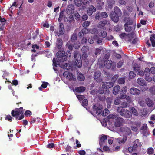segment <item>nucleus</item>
Masks as SVG:
<instances>
[{
  "label": "nucleus",
  "mask_w": 155,
  "mask_h": 155,
  "mask_svg": "<svg viewBox=\"0 0 155 155\" xmlns=\"http://www.w3.org/2000/svg\"><path fill=\"white\" fill-rule=\"evenodd\" d=\"M122 15L121 10L117 6L114 8V11L110 12L109 16L112 20L115 23H117L119 20V17Z\"/></svg>",
  "instance_id": "f257e3e1"
},
{
  "label": "nucleus",
  "mask_w": 155,
  "mask_h": 155,
  "mask_svg": "<svg viewBox=\"0 0 155 155\" xmlns=\"http://www.w3.org/2000/svg\"><path fill=\"white\" fill-rule=\"evenodd\" d=\"M117 111L120 115L124 118H129L132 117V114L131 112L123 107H118Z\"/></svg>",
  "instance_id": "f03ea898"
},
{
  "label": "nucleus",
  "mask_w": 155,
  "mask_h": 155,
  "mask_svg": "<svg viewBox=\"0 0 155 155\" xmlns=\"http://www.w3.org/2000/svg\"><path fill=\"white\" fill-rule=\"evenodd\" d=\"M74 55L75 58V61L74 63V66L78 68H81L82 65L81 54L77 51H74Z\"/></svg>",
  "instance_id": "7ed1b4c3"
},
{
  "label": "nucleus",
  "mask_w": 155,
  "mask_h": 155,
  "mask_svg": "<svg viewBox=\"0 0 155 155\" xmlns=\"http://www.w3.org/2000/svg\"><path fill=\"white\" fill-rule=\"evenodd\" d=\"M93 111L94 113H96L98 115L102 114L103 116H106L108 114L109 112V110L107 109H105L101 113L102 111V108L101 107H97L95 105H94L93 107Z\"/></svg>",
  "instance_id": "20e7f679"
},
{
  "label": "nucleus",
  "mask_w": 155,
  "mask_h": 155,
  "mask_svg": "<svg viewBox=\"0 0 155 155\" xmlns=\"http://www.w3.org/2000/svg\"><path fill=\"white\" fill-rule=\"evenodd\" d=\"M25 110L22 107L19 108H15V109L12 110L11 111V115L13 117H17L20 114H23Z\"/></svg>",
  "instance_id": "39448f33"
},
{
  "label": "nucleus",
  "mask_w": 155,
  "mask_h": 155,
  "mask_svg": "<svg viewBox=\"0 0 155 155\" xmlns=\"http://www.w3.org/2000/svg\"><path fill=\"white\" fill-rule=\"evenodd\" d=\"M145 72V79L146 81L149 82H150L152 80V78L150 76V69L148 68H145L144 70Z\"/></svg>",
  "instance_id": "423d86ee"
},
{
  "label": "nucleus",
  "mask_w": 155,
  "mask_h": 155,
  "mask_svg": "<svg viewBox=\"0 0 155 155\" xmlns=\"http://www.w3.org/2000/svg\"><path fill=\"white\" fill-rule=\"evenodd\" d=\"M125 120L121 117H117L115 119V126L116 127H119L122 125L124 123Z\"/></svg>",
  "instance_id": "0eeeda50"
},
{
  "label": "nucleus",
  "mask_w": 155,
  "mask_h": 155,
  "mask_svg": "<svg viewBox=\"0 0 155 155\" xmlns=\"http://www.w3.org/2000/svg\"><path fill=\"white\" fill-rule=\"evenodd\" d=\"M65 52L63 51H58L57 53V56L59 58H62V60L64 59L63 61H64L67 59V57L65 55Z\"/></svg>",
  "instance_id": "6e6552de"
},
{
  "label": "nucleus",
  "mask_w": 155,
  "mask_h": 155,
  "mask_svg": "<svg viewBox=\"0 0 155 155\" xmlns=\"http://www.w3.org/2000/svg\"><path fill=\"white\" fill-rule=\"evenodd\" d=\"M101 73L100 71H96L94 74V78L97 82H100L102 81V79L100 77Z\"/></svg>",
  "instance_id": "1a4fd4ad"
},
{
  "label": "nucleus",
  "mask_w": 155,
  "mask_h": 155,
  "mask_svg": "<svg viewBox=\"0 0 155 155\" xmlns=\"http://www.w3.org/2000/svg\"><path fill=\"white\" fill-rule=\"evenodd\" d=\"M64 25L62 23H60L58 32H57L58 36H59L63 35L64 33Z\"/></svg>",
  "instance_id": "9d476101"
},
{
  "label": "nucleus",
  "mask_w": 155,
  "mask_h": 155,
  "mask_svg": "<svg viewBox=\"0 0 155 155\" xmlns=\"http://www.w3.org/2000/svg\"><path fill=\"white\" fill-rule=\"evenodd\" d=\"M113 82H106L102 85V87L103 89H109L112 87L114 85Z\"/></svg>",
  "instance_id": "9b49d317"
},
{
  "label": "nucleus",
  "mask_w": 155,
  "mask_h": 155,
  "mask_svg": "<svg viewBox=\"0 0 155 155\" xmlns=\"http://www.w3.org/2000/svg\"><path fill=\"white\" fill-rule=\"evenodd\" d=\"M130 93L133 95H138L140 94V91L136 88L132 87L130 89Z\"/></svg>",
  "instance_id": "f8f14e48"
},
{
  "label": "nucleus",
  "mask_w": 155,
  "mask_h": 155,
  "mask_svg": "<svg viewBox=\"0 0 155 155\" xmlns=\"http://www.w3.org/2000/svg\"><path fill=\"white\" fill-rule=\"evenodd\" d=\"M74 7L73 5L71 4L69 5L66 9V12L68 14H71L74 12Z\"/></svg>",
  "instance_id": "ddd939ff"
},
{
  "label": "nucleus",
  "mask_w": 155,
  "mask_h": 155,
  "mask_svg": "<svg viewBox=\"0 0 155 155\" xmlns=\"http://www.w3.org/2000/svg\"><path fill=\"white\" fill-rule=\"evenodd\" d=\"M96 11L95 8L93 5H90L88 7L87 10V12L89 16L91 15L93 12Z\"/></svg>",
  "instance_id": "4468645a"
},
{
  "label": "nucleus",
  "mask_w": 155,
  "mask_h": 155,
  "mask_svg": "<svg viewBox=\"0 0 155 155\" xmlns=\"http://www.w3.org/2000/svg\"><path fill=\"white\" fill-rule=\"evenodd\" d=\"M141 130H143V133L144 135H148L149 132L148 130V127L146 124H144L142 126Z\"/></svg>",
  "instance_id": "2eb2a0df"
},
{
  "label": "nucleus",
  "mask_w": 155,
  "mask_h": 155,
  "mask_svg": "<svg viewBox=\"0 0 155 155\" xmlns=\"http://www.w3.org/2000/svg\"><path fill=\"white\" fill-rule=\"evenodd\" d=\"M63 75L64 77H66V78L68 79L70 81L73 79V75L71 73L65 71L63 73Z\"/></svg>",
  "instance_id": "dca6fc26"
},
{
  "label": "nucleus",
  "mask_w": 155,
  "mask_h": 155,
  "mask_svg": "<svg viewBox=\"0 0 155 155\" xmlns=\"http://www.w3.org/2000/svg\"><path fill=\"white\" fill-rule=\"evenodd\" d=\"M107 136L104 135L100 138L99 143L100 146H102L104 144L105 140H107Z\"/></svg>",
  "instance_id": "f3484780"
},
{
  "label": "nucleus",
  "mask_w": 155,
  "mask_h": 155,
  "mask_svg": "<svg viewBox=\"0 0 155 155\" xmlns=\"http://www.w3.org/2000/svg\"><path fill=\"white\" fill-rule=\"evenodd\" d=\"M56 43L57 48L59 49H60L63 45V41L62 39L60 38H58Z\"/></svg>",
  "instance_id": "a211bd4d"
},
{
  "label": "nucleus",
  "mask_w": 155,
  "mask_h": 155,
  "mask_svg": "<svg viewBox=\"0 0 155 155\" xmlns=\"http://www.w3.org/2000/svg\"><path fill=\"white\" fill-rule=\"evenodd\" d=\"M107 23V21L106 20L100 21L99 22L97 27L98 28L104 29L105 28L104 26Z\"/></svg>",
  "instance_id": "6ab92c4d"
},
{
  "label": "nucleus",
  "mask_w": 155,
  "mask_h": 155,
  "mask_svg": "<svg viewBox=\"0 0 155 155\" xmlns=\"http://www.w3.org/2000/svg\"><path fill=\"white\" fill-rule=\"evenodd\" d=\"M97 8L98 10L102 9V6L104 5V2L103 1L101 0H97Z\"/></svg>",
  "instance_id": "aec40b11"
},
{
  "label": "nucleus",
  "mask_w": 155,
  "mask_h": 155,
  "mask_svg": "<svg viewBox=\"0 0 155 155\" xmlns=\"http://www.w3.org/2000/svg\"><path fill=\"white\" fill-rule=\"evenodd\" d=\"M137 82L139 85L143 86H145L147 84L144 80L141 78H138L137 80Z\"/></svg>",
  "instance_id": "412c9836"
},
{
  "label": "nucleus",
  "mask_w": 155,
  "mask_h": 155,
  "mask_svg": "<svg viewBox=\"0 0 155 155\" xmlns=\"http://www.w3.org/2000/svg\"><path fill=\"white\" fill-rule=\"evenodd\" d=\"M120 90V86L117 85L115 86L113 90V93L114 95L117 94Z\"/></svg>",
  "instance_id": "4be33fe9"
},
{
  "label": "nucleus",
  "mask_w": 155,
  "mask_h": 155,
  "mask_svg": "<svg viewBox=\"0 0 155 155\" xmlns=\"http://www.w3.org/2000/svg\"><path fill=\"white\" fill-rule=\"evenodd\" d=\"M133 68L134 71L136 72L139 71L141 69V67L140 65L136 63L134 64Z\"/></svg>",
  "instance_id": "5701e85b"
},
{
  "label": "nucleus",
  "mask_w": 155,
  "mask_h": 155,
  "mask_svg": "<svg viewBox=\"0 0 155 155\" xmlns=\"http://www.w3.org/2000/svg\"><path fill=\"white\" fill-rule=\"evenodd\" d=\"M124 20L126 22L125 24V26L127 25H131L133 23L132 21L131 20L130 17H125L124 19Z\"/></svg>",
  "instance_id": "b1692460"
},
{
  "label": "nucleus",
  "mask_w": 155,
  "mask_h": 155,
  "mask_svg": "<svg viewBox=\"0 0 155 155\" xmlns=\"http://www.w3.org/2000/svg\"><path fill=\"white\" fill-rule=\"evenodd\" d=\"M85 89V87L83 86L76 87L75 88V90L77 92H84Z\"/></svg>",
  "instance_id": "393cba45"
},
{
  "label": "nucleus",
  "mask_w": 155,
  "mask_h": 155,
  "mask_svg": "<svg viewBox=\"0 0 155 155\" xmlns=\"http://www.w3.org/2000/svg\"><path fill=\"white\" fill-rule=\"evenodd\" d=\"M146 103L149 107H152L153 105V101L149 98H147L146 99Z\"/></svg>",
  "instance_id": "a878e982"
},
{
  "label": "nucleus",
  "mask_w": 155,
  "mask_h": 155,
  "mask_svg": "<svg viewBox=\"0 0 155 155\" xmlns=\"http://www.w3.org/2000/svg\"><path fill=\"white\" fill-rule=\"evenodd\" d=\"M74 3L76 6L80 7L84 3V0H74Z\"/></svg>",
  "instance_id": "bb28decb"
},
{
  "label": "nucleus",
  "mask_w": 155,
  "mask_h": 155,
  "mask_svg": "<svg viewBox=\"0 0 155 155\" xmlns=\"http://www.w3.org/2000/svg\"><path fill=\"white\" fill-rule=\"evenodd\" d=\"M71 40L72 42H75L77 41V37L76 33H74L72 34L71 37Z\"/></svg>",
  "instance_id": "cd10ccee"
},
{
  "label": "nucleus",
  "mask_w": 155,
  "mask_h": 155,
  "mask_svg": "<svg viewBox=\"0 0 155 155\" xmlns=\"http://www.w3.org/2000/svg\"><path fill=\"white\" fill-rule=\"evenodd\" d=\"M77 78L78 79L81 81H84L85 79L84 75L81 73H79L78 75Z\"/></svg>",
  "instance_id": "c85d7f7f"
},
{
  "label": "nucleus",
  "mask_w": 155,
  "mask_h": 155,
  "mask_svg": "<svg viewBox=\"0 0 155 155\" xmlns=\"http://www.w3.org/2000/svg\"><path fill=\"white\" fill-rule=\"evenodd\" d=\"M112 65V61L111 60H109L107 61L105 64L106 67L109 69L111 68Z\"/></svg>",
  "instance_id": "c756f323"
},
{
  "label": "nucleus",
  "mask_w": 155,
  "mask_h": 155,
  "mask_svg": "<svg viewBox=\"0 0 155 155\" xmlns=\"http://www.w3.org/2000/svg\"><path fill=\"white\" fill-rule=\"evenodd\" d=\"M0 22L2 23V26L0 27V29L2 30L3 28H2V26H4L5 24V22L6 21V20L4 18H2L1 17H0Z\"/></svg>",
  "instance_id": "7c9ffc66"
},
{
  "label": "nucleus",
  "mask_w": 155,
  "mask_h": 155,
  "mask_svg": "<svg viewBox=\"0 0 155 155\" xmlns=\"http://www.w3.org/2000/svg\"><path fill=\"white\" fill-rule=\"evenodd\" d=\"M129 25H127L126 26L125 25V24L124 25L125 30L126 32H130L132 29V28L130 26H128Z\"/></svg>",
  "instance_id": "2f4dec72"
},
{
  "label": "nucleus",
  "mask_w": 155,
  "mask_h": 155,
  "mask_svg": "<svg viewBox=\"0 0 155 155\" xmlns=\"http://www.w3.org/2000/svg\"><path fill=\"white\" fill-rule=\"evenodd\" d=\"M74 44L73 45L74 48L76 49H78L81 45V43L80 42L78 41H76L75 42H74Z\"/></svg>",
  "instance_id": "473e14b6"
},
{
  "label": "nucleus",
  "mask_w": 155,
  "mask_h": 155,
  "mask_svg": "<svg viewBox=\"0 0 155 155\" xmlns=\"http://www.w3.org/2000/svg\"><path fill=\"white\" fill-rule=\"evenodd\" d=\"M130 110L134 115L136 116L138 115V114L137 111L134 107H131L130 108Z\"/></svg>",
  "instance_id": "72a5a7b5"
},
{
  "label": "nucleus",
  "mask_w": 155,
  "mask_h": 155,
  "mask_svg": "<svg viewBox=\"0 0 155 155\" xmlns=\"http://www.w3.org/2000/svg\"><path fill=\"white\" fill-rule=\"evenodd\" d=\"M89 47L87 46H83L81 49V51L84 53L87 52L89 50Z\"/></svg>",
  "instance_id": "f704fd0d"
},
{
  "label": "nucleus",
  "mask_w": 155,
  "mask_h": 155,
  "mask_svg": "<svg viewBox=\"0 0 155 155\" xmlns=\"http://www.w3.org/2000/svg\"><path fill=\"white\" fill-rule=\"evenodd\" d=\"M90 22L89 21H86L83 22L82 24V26L84 28H87L89 26Z\"/></svg>",
  "instance_id": "c9c22d12"
},
{
  "label": "nucleus",
  "mask_w": 155,
  "mask_h": 155,
  "mask_svg": "<svg viewBox=\"0 0 155 155\" xmlns=\"http://www.w3.org/2000/svg\"><path fill=\"white\" fill-rule=\"evenodd\" d=\"M154 150L152 148H149L147 150V154H152L154 153Z\"/></svg>",
  "instance_id": "e433bc0d"
},
{
  "label": "nucleus",
  "mask_w": 155,
  "mask_h": 155,
  "mask_svg": "<svg viewBox=\"0 0 155 155\" xmlns=\"http://www.w3.org/2000/svg\"><path fill=\"white\" fill-rule=\"evenodd\" d=\"M104 93V90L103 88H101L98 90L97 89V96H99V95L102 94Z\"/></svg>",
  "instance_id": "4c0bfd02"
},
{
  "label": "nucleus",
  "mask_w": 155,
  "mask_h": 155,
  "mask_svg": "<svg viewBox=\"0 0 155 155\" xmlns=\"http://www.w3.org/2000/svg\"><path fill=\"white\" fill-rule=\"evenodd\" d=\"M94 41V38L92 36L90 37L88 39V41L90 44L93 43Z\"/></svg>",
  "instance_id": "58836bf2"
},
{
  "label": "nucleus",
  "mask_w": 155,
  "mask_h": 155,
  "mask_svg": "<svg viewBox=\"0 0 155 155\" xmlns=\"http://www.w3.org/2000/svg\"><path fill=\"white\" fill-rule=\"evenodd\" d=\"M39 30L38 28H37L35 31V32L34 33V36H33V38L35 39L37 37L38 35H39Z\"/></svg>",
  "instance_id": "ea45409f"
},
{
  "label": "nucleus",
  "mask_w": 155,
  "mask_h": 155,
  "mask_svg": "<svg viewBox=\"0 0 155 155\" xmlns=\"http://www.w3.org/2000/svg\"><path fill=\"white\" fill-rule=\"evenodd\" d=\"M135 74L134 72L130 71L129 73V77L130 79L134 78L135 76Z\"/></svg>",
  "instance_id": "a19ab883"
},
{
  "label": "nucleus",
  "mask_w": 155,
  "mask_h": 155,
  "mask_svg": "<svg viewBox=\"0 0 155 155\" xmlns=\"http://www.w3.org/2000/svg\"><path fill=\"white\" fill-rule=\"evenodd\" d=\"M124 64V60H122L119 61L118 63H117V67L118 68H120Z\"/></svg>",
  "instance_id": "79ce46f5"
},
{
  "label": "nucleus",
  "mask_w": 155,
  "mask_h": 155,
  "mask_svg": "<svg viewBox=\"0 0 155 155\" xmlns=\"http://www.w3.org/2000/svg\"><path fill=\"white\" fill-rule=\"evenodd\" d=\"M127 87L126 86L124 87H123L121 89V92L120 93V94H125L126 92L127 91Z\"/></svg>",
  "instance_id": "37998d69"
},
{
  "label": "nucleus",
  "mask_w": 155,
  "mask_h": 155,
  "mask_svg": "<svg viewBox=\"0 0 155 155\" xmlns=\"http://www.w3.org/2000/svg\"><path fill=\"white\" fill-rule=\"evenodd\" d=\"M101 16L103 18H106L108 17V14L106 12H102L100 13Z\"/></svg>",
  "instance_id": "c03bdc74"
},
{
  "label": "nucleus",
  "mask_w": 155,
  "mask_h": 155,
  "mask_svg": "<svg viewBox=\"0 0 155 155\" xmlns=\"http://www.w3.org/2000/svg\"><path fill=\"white\" fill-rule=\"evenodd\" d=\"M100 35L103 38L106 37L107 35L106 32L105 31H101L100 32Z\"/></svg>",
  "instance_id": "a18cd8bd"
},
{
  "label": "nucleus",
  "mask_w": 155,
  "mask_h": 155,
  "mask_svg": "<svg viewBox=\"0 0 155 155\" xmlns=\"http://www.w3.org/2000/svg\"><path fill=\"white\" fill-rule=\"evenodd\" d=\"M125 82V79L124 78H120L118 80V83L120 84H123Z\"/></svg>",
  "instance_id": "49530a36"
},
{
  "label": "nucleus",
  "mask_w": 155,
  "mask_h": 155,
  "mask_svg": "<svg viewBox=\"0 0 155 155\" xmlns=\"http://www.w3.org/2000/svg\"><path fill=\"white\" fill-rule=\"evenodd\" d=\"M66 47H67L70 51H72V50L73 49L72 45L70 44L68 42L67 43Z\"/></svg>",
  "instance_id": "de8ad7c7"
},
{
  "label": "nucleus",
  "mask_w": 155,
  "mask_h": 155,
  "mask_svg": "<svg viewBox=\"0 0 155 155\" xmlns=\"http://www.w3.org/2000/svg\"><path fill=\"white\" fill-rule=\"evenodd\" d=\"M88 100L86 99L83 100L82 102V105L84 106H87L88 105Z\"/></svg>",
  "instance_id": "09e8293b"
},
{
  "label": "nucleus",
  "mask_w": 155,
  "mask_h": 155,
  "mask_svg": "<svg viewBox=\"0 0 155 155\" xmlns=\"http://www.w3.org/2000/svg\"><path fill=\"white\" fill-rule=\"evenodd\" d=\"M121 105L122 106L121 107L124 108L128 107L129 106V104L126 101L123 102L121 104Z\"/></svg>",
  "instance_id": "8fccbe9b"
},
{
  "label": "nucleus",
  "mask_w": 155,
  "mask_h": 155,
  "mask_svg": "<svg viewBox=\"0 0 155 155\" xmlns=\"http://www.w3.org/2000/svg\"><path fill=\"white\" fill-rule=\"evenodd\" d=\"M102 48L101 47H100L99 48H97L95 53V55H97L100 54L101 53V51L102 50Z\"/></svg>",
  "instance_id": "3c124183"
},
{
  "label": "nucleus",
  "mask_w": 155,
  "mask_h": 155,
  "mask_svg": "<svg viewBox=\"0 0 155 155\" xmlns=\"http://www.w3.org/2000/svg\"><path fill=\"white\" fill-rule=\"evenodd\" d=\"M124 96H125L127 101L129 103H131L132 101L131 97L130 96H127L126 95H125Z\"/></svg>",
  "instance_id": "603ef678"
},
{
  "label": "nucleus",
  "mask_w": 155,
  "mask_h": 155,
  "mask_svg": "<svg viewBox=\"0 0 155 155\" xmlns=\"http://www.w3.org/2000/svg\"><path fill=\"white\" fill-rule=\"evenodd\" d=\"M113 100V97H109L107 98L106 99V101L108 104H110Z\"/></svg>",
  "instance_id": "864d4df0"
},
{
  "label": "nucleus",
  "mask_w": 155,
  "mask_h": 155,
  "mask_svg": "<svg viewBox=\"0 0 155 155\" xmlns=\"http://www.w3.org/2000/svg\"><path fill=\"white\" fill-rule=\"evenodd\" d=\"M118 76L117 75H114L111 79L112 82H113L114 83L116 81L117 78H118Z\"/></svg>",
  "instance_id": "5fc2aeb1"
},
{
  "label": "nucleus",
  "mask_w": 155,
  "mask_h": 155,
  "mask_svg": "<svg viewBox=\"0 0 155 155\" xmlns=\"http://www.w3.org/2000/svg\"><path fill=\"white\" fill-rule=\"evenodd\" d=\"M98 99L102 101H104L105 100V97L104 96H101L100 95L98 96Z\"/></svg>",
  "instance_id": "6e6d98bb"
},
{
  "label": "nucleus",
  "mask_w": 155,
  "mask_h": 155,
  "mask_svg": "<svg viewBox=\"0 0 155 155\" xmlns=\"http://www.w3.org/2000/svg\"><path fill=\"white\" fill-rule=\"evenodd\" d=\"M55 147L54 144L53 143H49L47 145V147L48 148H51Z\"/></svg>",
  "instance_id": "4d7b16f0"
},
{
  "label": "nucleus",
  "mask_w": 155,
  "mask_h": 155,
  "mask_svg": "<svg viewBox=\"0 0 155 155\" xmlns=\"http://www.w3.org/2000/svg\"><path fill=\"white\" fill-rule=\"evenodd\" d=\"M5 119L8 120L10 121H12V119L13 118L10 115H7L5 117Z\"/></svg>",
  "instance_id": "13d9d810"
},
{
  "label": "nucleus",
  "mask_w": 155,
  "mask_h": 155,
  "mask_svg": "<svg viewBox=\"0 0 155 155\" xmlns=\"http://www.w3.org/2000/svg\"><path fill=\"white\" fill-rule=\"evenodd\" d=\"M87 54L85 53H84L82 55H81V58H82L83 60H86L87 57Z\"/></svg>",
  "instance_id": "bf43d9fd"
},
{
  "label": "nucleus",
  "mask_w": 155,
  "mask_h": 155,
  "mask_svg": "<svg viewBox=\"0 0 155 155\" xmlns=\"http://www.w3.org/2000/svg\"><path fill=\"white\" fill-rule=\"evenodd\" d=\"M82 20L83 21H86L88 18V16L87 14L84 15L81 17Z\"/></svg>",
  "instance_id": "052dcab7"
},
{
  "label": "nucleus",
  "mask_w": 155,
  "mask_h": 155,
  "mask_svg": "<svg viewBox=\"0 0 155 155\" xmlns=\"http://www.w3.org/2000/svg\"><path fill=\"white\" fill-rule=\"evenodd\" d=\"M77 97L79 100H83L84 98V96L82 95H77Z\"/></svg>",
  "instance_id": "680f3d73"
},
{
  "label": "nucleus",
  "mask_w": 155,
  "mask_h": 155,
  "mask_svg": "<svg viewBox=\"0 0 155 155\" xmlns=\"http://www.w3.org/2000/svg\"><path fill=\"white\" fill-rule=\"evenodd\" d=\"M92 0H86V1H84L83 5L87 6V5H89L90 2H91Z\"/></svg>",
  "instance_id": "e2e57ef3"
},
{
  "label": "nucleus",
  "mask_w": 155,
  "mask_h": 155,
  "mask_svg": "<svg viewBox=\"0 0 155 155\" xmlns=\"http://www.w3.org/2000/svg\"><path fill=\"white\" fill-rule=\"evenodd\" d=\"M138 74L141 76H143L144 75L145 72L143 71H139L138 72Z\"/></svg>",
  "instance_id": "0e129e2a"
},
{
  "label": "nucleus",
  "mask_w": 155,
  "mask_h": 155,
  "mask_svg": "<svg viewBox=\"0 0 155 155\" xmlns=\"http://www.w3.org/2000/svg\"><path fill=\"white\" fill-rule=\"evenodd\" d=\"M82 31H83L84 34H87L89 32V30L86 28L83 29L82 30Z\"/></svg>",
  "instance_id": "69168bd1"
},
{
  "label": "nucleus",
  "mask_w": 155,
  "mask_h": 155,
  "mask_svg": "<svg viewBox=\"0 0 155 155\" xmlns=\"http://www.w3.org/2000/svg\"><path fill=\"white\" fill-rule=\"evenodd\" d=\"M48 83L47 82H43L41 85L42 87L44 88H45L47 87V85Z\"/></svg>",
  "instance_id": "338daca9"
},
{
  "label": "nucleus",
  "mask_w": 155,
  "mask_h": 155,
  "mask_svg": "<svg viewBox=\"0 0 155 155\" xmlns=\"http://www.w3.org/2000/svg\"><path fill=\"white\" fill-rule=\"evenodd\" d=\"M150 70L151 73L153 74H155V67H152L150 68Z\"/></svg>",
  "instance_id": "774afa93"
}]
</instances>
